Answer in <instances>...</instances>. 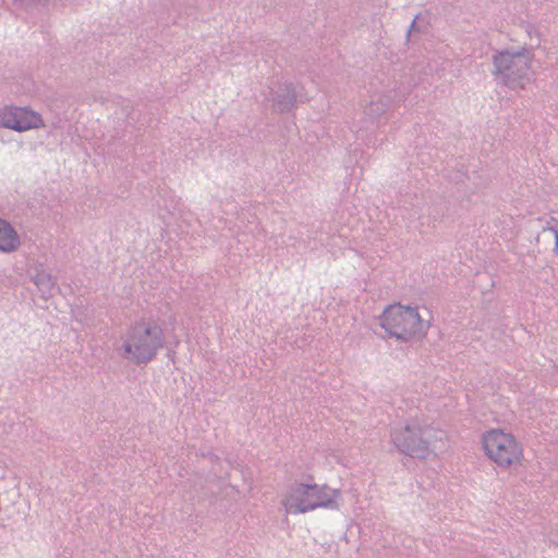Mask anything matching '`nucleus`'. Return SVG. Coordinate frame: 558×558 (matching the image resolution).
<instances>
[{"instance_id":"1","label":"nucleus","mask_w":558,"mask_h":558,"mask_svg":"<svg viewBox=\"0 0 558 558\" xmlns=\"http://www.w3.org/2000/svg\"><path fill=\"white\" fill-rule=\"evenodd\" d=\"M442 433L421 416H412L390 429V441L395 448L408 457L426 460L435 456Z\"/></svg>"},{"instance_id":"2","label":"nucleus","mask_w":558,"mask_h":558,"mask_svg":"<svg viewBox=\"0 0 558 558\" xmlns=\"http://www.w3.org/2000/svg\"><path fill=\"white\" fill-rule=\"evenodd\" d=\"M287 514H303L316 509L339 510L342 494L326 484L293 483L282 494L280 501Z\"/></svg>"},{"instance_id":"3","label":"nucleus","mask_w":558,"mask_h":558,"mask_svg":"<svg viewBox=\"0 0 558 558\" xmlns=\"http://www.w3.org/2000/svg\"><path fill=\"white\" fill-rule=\"evenodd\" d=\"M533 60L534 53L525 46L497 50L492 57V75L499 85L524 89L534 77Z\"/></svg>"},{"instance_id":"4","label":"nucleus","mask_w":558,"mask_h":558,"mask_svg":"<svg viewBox=\"0 0 558 558\" xmlns=\"http://www.w3.org/2000/svg\"><path fill=\"white\" fill-rule=\"evenodd\" d=\"M165 336L159 325L154 322H138L121 336L119 354L134 364L150 362L163 347Z\"/></svg>"},{"instance_id":"5","label":"nucleus","mask_w":558,"mask_h":558,"mask_svg":"<svg viewBox=\"0 0 558 558\" xmlns=\"http://www.w3.org/2000/svg\"><path fill=\"white\" fill-rule=\"evenodd\" d=\"M379 319L380 326L389 336L403 341L424 337L429 327V323L421 317L416 307L400 304L386 307Z\"/></svg>"},{"instance_id":"6","label":"nucleus","mask_w":558,"mask_h":558,"mask_svg":"<svg viewBox=\"0 0 558 558\" xmlns=\"http://www.w3.org/2000/svg\"><path fill=\"white\" fill-rule=\"evenodd\" d=\"M483 448L486 454L500 468L520 463L522 448L514 437L501 429H492L483 435Z\"/></svg>"},{"instance_id":"7","label":"nucleus","mask_w":558,"mask_h":558,"mask_svg":"<svg viewBox=\"0 0 558 558\" xmlns=\"http://www.w3.org/2000/svg\"><path fill=\"white\" fill-rule=\"evenodd\" d=\"M44 126L41 114L29 107L5 106L0 109V128L21 133Z\"/></svg>"},{"instance_id":"8","label":"nucleus","mask_w":558,"mask_h":558,"mask_svg":"<svg viewBox=\"0 0 558 558\" xmlns=\"http://www.w3.org/2000/svg\"><path fill=\"white\" fill-rule=\"evenodd\" d=\"M296 101V93L292 83L284 82L278 86L272 97L274 107L277 111H290Z\"/></svg>"},{"instance_id":"9","label":"nucleus","mask_w":558,"mask_h":558,"mask_svg":"<svg viewBox=\"0 0 558 558\" xmlns=\"http://www.w3.org/2000/svg\"><path fill=\"white\" fill-rule=\"evenodd\" d=\"M21 246V239L16 230L7 221L0 218V252L13 253Z\"/></svg>"},{"instance_id":"10","label":"nucleus","mask_w":558,"mask_h":558,"mask_svg":"<svg viewBox=\"0 0 558 558\" xmlns=\"http://www.w3.org/2000/svg\"><path fill=\"white\" fill-rule=\"evenodd\" d=\"M31 279L46 300L50 298L56 290V279L43 266H38L34 269Z\"/></svg>"},{"instance_id":"11","label":"nucleus","mask_w":558,"mask_h":558,"mask_svg":"<svg viewBox=\"0 0 558 558\" xmlns=\"http://www.w3.org/2000/svg\"><path fill=\"white\" fill-rule=\"evenodd\" d=\"M391 98L386 94H374L364 108V114L369 122L381 117L390 107Z\"/></svg>"},{"instance_id":"12","label":"nucleus","mask_w":558,"mask_h":558,"mask_svg":"<svg viewBox=\"0 0 558 558\" xmlns=\"http://www.w3.org/2000/svg\"><path fill=\"white\" fill-rule=\"evenodd\" d=\"M48 0H14V4L17 9L32 14L38 11L39 5H46Z\"/></svg>"},{"instance_id":"13","label":"nucleus","mask_w":558,"mask_h":558,"mask_svg":"<svg viewBox=\"0 0 558 558\" xmlns=\"http://www.w3.org/2000/svg\"><path fill=\"white\" fill-rule=\"evenodd\" d=\"M526 33L530 38V44H529V47H526V49H531L532 52L534 53L535 48L539 47V45H541V34L533 26H527Z\"/></svg>"},{"instance_id":"14","label":"nucleus","mask_w":558,"mask_h":558,"mask_svg":"<svg viewBox=\"0 0 558 558\" xmlns=\"http://www.w3.org/2000/svg\"><path fill=\"white\" fill-rule=\"evenodd\" d=\"M549 234L555 240V252L558 255V223L554 227L544 228L542 234Z\"/></svg>"},{"instance_id":"15","label":"nucleus","mask_w":558,"mask_h":558,"mask_svg":"<svg viewBox=\"0 0 558 558\" xmlns=\"http://www.w3.org/2000/svg\"><path fill=\"white\" fill-rule=\"evenodd\" d=\"M416 20H417V16L411 23V25L409 27V31H408V35H410L412 32H416L417 31V28H416Z\"/></svg>"}]
</instances>
